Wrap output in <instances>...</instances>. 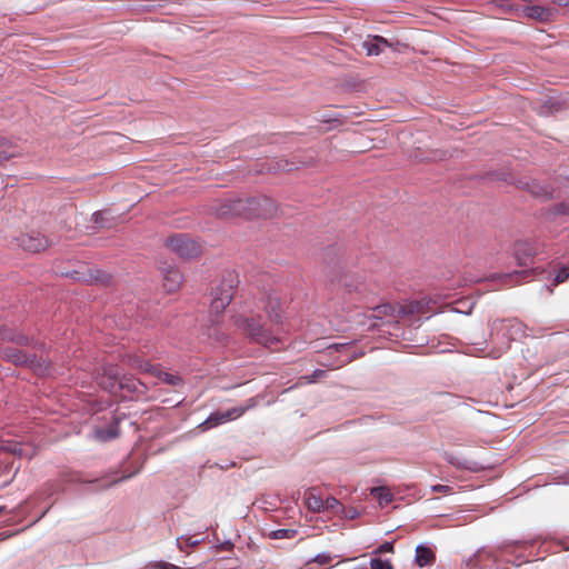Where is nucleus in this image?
Returning a JSON list of instances; mask_svg holds the SVG:
<instances>
[{
	"instance_id": "9b49d317",
	"label": "nucleus",
	"mask_w": 569,
	"mask_h": 569,
	"mask_svg": "<svg viewBox=\"0 0 569 569\" xmlns=\"http://www.w3.org/2000/svg\"><path fill=\"white\" fill-rule=\"evenodd\" d=\"M147 392V386L144 382L136 379L133 376L122 375L119 385L118 395L122 398L139 397Z\"/></svg>"
},
{
	"instance_id": "72a5a7b5",
	"label": "nucleus",
	"mask_w": 569,
	"mask_h": 569,
	"mask_svg": "<svg viewBox=\"0 0 569 569\" xmlns=\"http://www.w3.org/2000/svg\"><path fill=\"white\" fill-rule=\"evenodd\" d=\"M106 214H107V212H103V211L94 212L92 214V220L94 221V223L99 224L100 227H106L107 226V219L104 218Z\"/></svg>"
},
{
	"instance_id": "1a4fd4ad",
	"label": "nucleus",
	"mask_w": 569,
	"mask_h": 569,
	"mask_svg": "<svg viewBox=\"0 0 569 569\" xmlns=\"http://www.w3.org/2000/svg\"><path fill=\"white\" fill-rule=\"evenodd\" d=\"M121 377L122 375L117 366L108 365L102 368V372L98 378V383L110 393L118 395Z\"/></svg>"
},
{
	"instance_id": "2eb2a0df",
	"label": "nucleus",
	"mask_w": 569,
	"mask_h": 569,
	"mask_svg": "<svg viewBox=\"0 0 569 569\" xmlns=\"http://www.w3.org/2000/svg\"><path fill=\"white\" fill-rule=\"evenodd\" d=\"M536 252L533 246L528 241H518L515 246V257L521 266H527Z\"/></svg>"
},
{
	"instance_id": "393cba45",
	"label": "nucleus",
	"mask_w": 569,
	"mask_h": 569,
	"mask_svg": "<svg viewBox=\"0 0 569 569\" xmlns=\"http://www.w3.org/2000/svg\"><path fill=\"white\" fill-rule=\"evenodd\" d=\"M323 502H325V510L332 511L339 516H340L341 511L343 510V506L335 497H328Z\"/></svg>"
},
{
	"instance_id": "5701e85b",
	"label": "nucleus",
	"mask_w": 569,
	"mask_h": 569,
	"mask_svg": "<svg viewBox=\"0 0 569 569\" xmlns=\"http://www.w3.org/2000/svg\"><path fill=\"white\" fill-rule=\"evenodd\" d=\"M96 436L99 440L108 441L118 436V426L112 425L108 429H98Z\"/></svg>"
},
{
	"instance_id": "dca6fc26",
	"label": "nucleus",
	"mask_w": 569,
	"mask_h": 569,
	"mask_svg": "<svg viewBox=\"0 0 569 569\" xmlns=\"http://www.w3.org/2000/svg\"><path fill=\"white\" fill-rule=\"evenodd\" d=\"M182 281V276L179 270L169 268L163 274V288L168 292L176 291Z\"/></svg>"
},
{
	"instance_id": "7c9ffc66",
	"label": "nucleus",
	"mask_w": 569,
	"mask_h": 569,
	"mask_svg": "<svg viewBox=\"0 0 569 569\" xmlns=\"http://www.w3.org/2000/svg\"><path fill=\"white\" fill-rule=\"evenodd\" d=\"M448 461L451 465L457 466V467L466 468V469H469V470H472V471L479 470V467L477 466V463H472L471 465V463H468L467 461L460 462L458 459H456L453 457L448 458Z\"/></svg>"
},
{
	"instance_id": "412c9836",
	"label": "nucleus",
	"mask_w": 569,
	"mask_h": 569,
	"mask_svg": "<svg viewBox=\"0 0 569 569\" xmlns=\"http://www.w3.org/2000/svg\"><path fill=\"white\" fill-rule=\"evenodd\" d=\"M523 12L528 18H532L539 21L547 20L549 16L548 10L540 6L528 7L523 10Z\"/></svg>"
},
{
	"instance_id": "6e6552de",
	"label": "nucleus",
	"mask_w": 569,
	"mask_h": 569,
	"mask_svg": "<svg viewBox=\"0 0 569 569\" xmlns=\"http://www.w3.org/2000/svg\"><path fill=\"white\" fill-rule=\"evenodd\" d=\"M3 358L16 365H28L38 373H46L47 366H44L36 356H28L21 350L8 348L3 350Z\"/></svg>"
},
{
	"instance_id": "7ed1b4c3",
	"label": "nucleus",
	"mask_w": 569,
	"mask_h": 569,
	"mask_svg": "<svg viewBox=\"0 0 569 569\" xmlns=\"http://www.w3.org/2000/svg\"><path fill=\"white\" fill-rule=\"evenodd\" d=\"M239 283L238 274L228 272L212 292L210 311L219 315L231 302L236 288Z\"/></svg>"
},
{
	"instance_id": "aec40b11",
	"label": "nucleus",
	"mask_w": 569,
	"mask_h": 569,
	"mask_svg": "<svg viewBox=\"0 0 569 569\" xmlns=\"http://www.w3.org/2000/svg\"><path fill=\"white\" fill-rule=\"evenodd\" d=\"M387 40L382 37H375L372 40L365 42V47L369 56H378L381 52V46H387Z\"/></svg>"
},
{
	"instance_id": "f8f14e48",
	"label": "nucleus",
	"mask_w": 569,
	"mask_h": 569,
	"mask_svg": "<svg viewBox=\"0 0 569 569\" xmlns=\"http://www.w3.org/2000/svg\"><path fill=\"white\" fill-rule=\"evenodd\" d=\"M250 201H252V204L248 207L250 218H268L276 211L274 202L268 197H253L250 198Z\"/></svg>"
},
{
	"instance_id": "f3484780",
	"label": "nucleus",
	"mask_w": 569,
	"mask_h": 569,
	"mask_svg": "<svg viewBox=\"0 0 569 569\" xmlns=\"http://www.w3.org/2000/svg\"><path fill=\"white\" fill-rule=\"evenodd\" d=\"M435 558V552L430 548L422 545H419L416 548V562L419 567H425L432 563Z\"/></svg>"
},
{
	"instance_id": "a211bd4d",
	"label": "nucleus",
	"mask_w": 569,
	"mask_h": 569,
	"mask_svg": "<svg viewBox=\"0 0 569 569\" xmlns=\"http://www.w3.org/2000/svg\"><path fill=\"white\" fill-rule=\"evenodd\" d=\"M370 493L378 500L381 507L387 506L393 499V495L387 487H376L370 490Z\"/></svg>"
},
{
	"instance_id": "58836bf2",
	"label": "nucleus",
	"mask_w": 569,
	"mask_h": 569,
	"mask_svg": "<svg viewBox=\"0 0 569 569\" xmlns=\"http://www.w3.org/2000/svg\"><path fill=\"white\" fill-rule=\"evenodd\" d=\"M346 345H333L328 347V351L331 353L332 351H340L341 349H345Z\"/></svg>"
},
{
	"instance_id": "e433bc0d",
	"label": "nucleus",
	"mask_w": 569,
	"mask_h": 569,
	"mask_svg": "<svg viewBox=\"0 0 569 569\" xmlns=\"http://www.w3.org/2000/svg\"><path fill=\"white\" fill-rule=\"evenodd\" d=\"M509 326L510 329L512 330V332L510 333V338L516 339V335H518L521 331L522 325L517 321H510Z\"/></svg>"
},
{
	"instance_id": "ddd939ff",
	"label": "nucleus",
	"mask_w": 569,
	"mask_h": 569,
	"mask_svg": "<svg viewBox=\"0 0 569 569\" xmlns=\"http://www.w3.org/2000/svg\"><path fill=\"white\" fill-rule=\"evenodd\" d=\"M19 246L26 251L39 252L48 247V240L39 233H28L19 238Z\"/></svg>"
},
{
	"instance_id": "37998d69",
	"label": "nucleus",
	"mask_w": 569,
	"mask_h": 569,
	"mask_svg": "<svg viewBox=\"0 0 569 569\" xmlns=\"http://www.w3.org/2000/svg\"><path fill=\"white\" fill-rule=\"evenodd\" d=\"M131 476H132V475H129V476H126V477H121V478H119V479H116V480H113V481H112V483H111V485L118 483V482H120V481H122V480H124V479H127V478H130Z\"/></svg>"
},
{
	"instance_id": "c85d7f7f",
	"label": "nucleus",
	"mask_w": 569,
	"mask_h": 569,
	"mask_svg": "<svg viewBox=\"0 0 569 569\" xmlns=\"http://www.w3.org/2000/svg\"><path fill=\"white\" fill-rule=\"evenodd\" d=\"M8 149V142L6 140H0V163L3 162L4 160L10 159L13 156V153Z\"/></svg>"
},
{
	"instance_id": "bb28decb",
	"label": "nucleus",
	"mask_w": 569,
	"mask_h": 569,
	"mask_svg": "<svg viewBox=\"0 0 569 569\" xmlns=\"http://www.w3.org/2000/svg\"><path fill=\"white\" fill-rule=\"evenodd\" d=\"M371 569H393L389 560H382L380 558H373L370 561Z\"/></svg>"
},
{
	"instance_id": "de8ad7c7",
	"label": "nucleus",
	"mask_w": 569,
	"mask_h": 569,
	"mask_svg": "<svg viewBox=\"0 0 569 569\" xmlns=\"http://www.w3.org/2000/svg\"><path fill=\"white\" fill-rule=\"evenodd\" d=\"M7 508L4 506H0V515L6 512Z\"/></svg>"
},
{
	"instance_id": "423d86ee",
	"label": "nucleus",
	"mask_w": 569,
	"mask_h": 569,
	"mask_svg": "<svg viewBox=\"0 0 569 569\" xmlns=\"http://www.w3.org/2000/svg\"><path fill=\"white\" fill-rule=\"evenodd\" d=\"M252 204L250 198L247 199H227L212 208L214 213L220 218L240 216L250 218L248 207Z\"/></svg>"
},
{
	"instance_id": "c9c22d12",
	"label": "nucleus",
	"mask_w": 569,
	"mask_h": 569,
	"mask_svg": "<svg viewBox=\"0 0 569 569\" xmlns=\"http://www.w3.org/2000/svg\"><path fill=\"white\" fill-rule=\"evenodd\" d=\"M386 552H393V543L392 542H385L381 546H379L373 553H386Z\"/></svg>"
},
{
	"instance_id": "f257e3e1",
	"label": "nucleus",
	"mask_w": 569,
	"mask_h": 569,
	"mask_svg": "<svg viewBox=\"0 0 569 569\" xmlns=\"http://www.w3.org/2000/svg\"><path fill=\"white\" fill-rule=\"evenodd\" d=\"M234 326L250 340L272 349L280 342L278 329L267 328L261 316H237Z\"/></svg>"
},
{
	"instance_id": "473e14b6",
	"label": "nucleus",
	"mask_w": 569,
	"mask_h": 569,
	"mask_svg": "<svg viewBox=\"0 0 569 569\" xmlns=\"http://www.w3.org/2000/svg\"><path fill=\"white\" fill-rule=\"evenodd\" d=\"M569 278V268L562 267L556 274L553 279V284H559L565 282Z\"/></svg>"
},
{
	"instance_id": "0eeeda50",
	"label": "nucleus",
	"mask_w": 569,
	"mask_h": 569,
	"mask_svg": "<svg viewBox=\"0 0 569 569\" xmlns=\"http://www.w3.org/2000/svg\"><path fill=\"white\" fill-rule=\"evenodd\" d=\"M250 407H252V405L247 407H234L226 411H216L211 413L203 422H201L199 428L202 431L210 430L217 426L241 417Z\"/></svg>"
},
{
	"instance_id": "f704fd0d",
	"label": "nucleus",
	"mask_w": 569,
	"mask_h": 569,
	"mask_svg": "<svg viewBox=\"0 0 569 569\" xmlns=\"http://www.w3.org/2000/svg\"><path fill=\"white\" fill-rule=\"evenodd\" d=\"M332 560V556L329 552H322L315 557L313 561L319 565H327Z\"/></svg>"
},
{
	"instance_id": "20e7f679",
	"label": "nucleus",
	"mask_w": 569,
	"mask_h": 569,
	"mask_svg": "<svg viewBox=\"0 0 569 569\" xmlns=\"http://www.w3.org/2000/svg\"><path fill=\"white\" fill-rule=\"evenodd\" d=\"M128 365L143 373L157 377L159 380L170 386H178L182 382L178 375L162 371L160 368L134 355L128 357Z\"/></svg>"
},
{
	"instance_id": "39448f33",
	"label": "nucleus",
	"mask_w": 569,
	"mask_h": 569,
	"mask_svg": "<svg viewBox=\"0 0 569 569\" xmlns=\"http://www.w3.org/2000/svg\"><path fill=\"white\" fill-rule=\"evenodd\" d=\"M166 244L171 251L186 259L196 258L201 252L200 244L187 234H174L168 238Z\"/></svg>"
},
{
	"instance_id": "a878e982",
	"label": "nucleus",
	"mask_w": 569,
	"mask_h": 569,
	"mask_svg": "<svg viewBox=\"0 0 569 569\" xmlns=\"http://www.w3.org/2000/svg\"><path fill=\"white\" fill-rule=\"evenodd\" d=\"M297 531L293 529H278L271 532L273 539L293 538Z\"/></svg>"
},
{
	"instance_id": "a18cd8bd",
	"label": "nucleus",
	"mask_w": 569,
	"mask_h": 569,
	"mask_svg": "<svg viewBox=\"0 0 569 569\" xmlns=\"http://www.w3.org/2000/svg\"><path fill=\"white\" fill-rule=\"evenodd\" d=\"M350 360H351V358H349V357H348L347 359H345V360L340 361V363H339V365H337V367H336V368L341 367L342 365H345V363L349 362Z\"/></svg>"
},
{
	"instance_id": "c756f323",
	"label": "nucleus",
	"mask_w": 569,
	"mask_h": 569,
	"mask_svg": "<svg viewBox=\"0 0 569 569\" xmlns=\"http://www.w3.org/2000/svg\"><path fill=\"white\" fill-rule=\"evenodd\" d=\"M200 541H201L200 539H193L192 537H184V536L177 539V543L180 549L183 548V545L189 546V547H194V546L199 545Z\"/></svg>"
},
{
	"instance_id": "c03bdc74",
	"label": "nucleus",
	"mask_w": 569,
	"mask_h": 569,
	"mask_svg": "<svg viewBox=\"0 0 569 569\" xmlns=\"http://www.w3.org/2000/svg\"><path fill=\"white\" fill-rule=\"evenodd\" d=\"M12 452L21 455V449L18 450V446L14 445L11 449Z\"/></svg>"
},
{
	"instance_id": "9d476101",
	"label": "nucleus",
	"mask_w": 569,
	"mask_h": 569,
	"mask_svg": "<svg viewBox=\"0 0 569 569\" xmlns=\"http://www.w3.org/2000/svg\"><path fill=\"white\" fill-rule=\"evenodd\" d=\"M260 305L261 306H259V308L264 310L269 321L273 326H279L282 323L281 302L277 295L269 293L267 297L261 299Z\"/></svg>"
},
{
	"instance_id": "cd10ccee",
	"label": "nucleus",
	"mask_w": 569,
	"mask_h": 569,
	"mask_svg": "<svg viewBox=\"0 0 569 569\" xmlns=\"http://www.w3.org/2000/svg\"><path fill=\"white\" fill-rule=\"evenodd\" d=\"M327 376L326 370L317 369L315 370L311 376L302 377L300 380H305L306 383L316 382L318 379H321Z\"/></svg>"
},
{
	"instance_id": "a19ab883",
	"label": "nucleus",
	"mask_w": 569,
	"mask_h": 569,
	"mask_svg": "<svg viewBox=\"0 0 569 569\" xmlns=\"http://www.w3.org/2000/svg\"><path fill=\"white\" fill-rule=\"evenodd\" d=\"M526 272L525 271H521V272H515L512 274H506L505 278L506 279H512L513 277L515 278H519L520 276H523Z\"/></svg>"
},
{
	"instance_id": "ea45409f",
	"label": "nucleus",
	"mask_w": 569,
	"mask_h": 569,
	"mask_svg": "<svg viewBox=\"0 0 569 569\" xmlns=\"http://www.w3.org/2000/svg\"><path fill=\"white\" fill-rule=\"evenodd\" d=\"M159 569H180L179 567L171 563H161L158 566Z\"/></svg>"
},
{
	"instance_id": "2f4dec72",
	"label": "nucleus",
	"mask_w": 569,
	"mask_h": 569,
	"mask_svg": "<svg viewBox=\"0 0 569 569\" xmlns=\"http://www.w3.org/2000/svg\"><path fill=\"white\" fill-rule=\"evenodd\" d=\"M359 515H360V512L356 508H353V507L345 508L343 507V510L341 511L340 517L345 518V519L352 520V519L358 518Z\"/></svg>"
},
{
	"instance_id": "49530a36",
	"label": "nucleus",
	"mask_w": 569,
	"mask_h": 569,
	"mask_svg": "<svg viewBox=\"0 0 569 569\" xmlns=\"http://www.w3.org/2000/svg\"><path fill=\"white\" fill-rule=\"evenodd\" d=\"M498 323H499V325H502V323H503V321H499V320L493 321V323H492V330H495V329L497 328V325H498Z\"/></svg>"
},
{
	"instance_id": "4468645a",
	"label": "nucleus",
	"mask_w": 569,
	"mask_h": 569,
	"mask_svg": "<svg viewBox=\"0 0 569 569\" xmlns=\"http://www.w3.org/2000/svg\"><path fill=\"white\" fill-rule=\"evenodd\" d=\"M340 282L348 293H362L366 289L365 278L358 273H346Z\"/></svg>"
},
{
	"instance_id": "4be33fe9",
	"label": "nucleus",
	"mask_w": 569,
	"mask_h": 569,
	"mask_svg": "<svg viewBox=\"0 0 569 569\" xmlns=\"http://www.w3.org/2000/svg\"><path fill=\"white\" fill-rule=\"evenodd\" d=\"M560 216H569V201L553 206L551 209H549L547 218L556 219Z\"/></svg>"
},
{
	"instance_id": "f03ea898",
	"label": "nucleus",
	"mask_w": 569,
	"mask_h": 569,
	"mask_svg": "<svg viewBox=\"0 0 569 569\" xmlns=\"http://www.w3.org/2000/svg\"><path fill=\"white\" fill-rule=\"evenodd\" d=\"M436 303L432 299H422L419 301H411L405 306H392L390 303H382L372 309L371 317L378 320H397L407 315L423 313L429 309V303Z\"/></svg>"
},
{
	"instance_id": "6ab92c4d",
	"label": "nucleus",
	"mask_w": 569,
	"mask_h": 569,
	"mask_svg": "<svg viewBox=\"0 0 569 569\" xmlns=\"http://www.w3.org/2000/svg\"><path fill=\"white\" fill-rule=\"evenodd\" d=\"M306 506L312 512L325 511V502L322 498L312 491L308 492L306 496Z\"/></svg>"
},
{
	"instance_id": "4c0bfd02",
	"label": "nucleus",
	"mask_w": 569,
	"mask_h": 569,
	"mask_svg": "<svg viewBox=\"0 0 569 569\" xmlns=\"http://www.w3.org/2000/svg\"><path fill=\"white\" fill-rule=\"evenodd\" d=\"M433 492L449 493L451 492V487L445 485H436L431 487Z\"/></svg>"
},
{
	"instance_id": "b1692460",
	"label": "nucleus",
	"mask_w": 569,
	"mask_h": 569,
	"mask_svg": "<svg viewBox=\"0 0 569 569\" xmlns=\"http://www.w3.org/2000/svg\"><path fill=\"white\" fill-rule=\"evenodd\" d=\"M0 339L14 341L18 345H26L28 339L24 336H17L10 330L0 329Z\"/></svg>"
},
{
	"instance_id": "79ce46f5",
	"label": "nucleus",
	"mask_w": 569,
	"mask_h": 569,
	"mask_svg": "<svg viewBox=\"0 0 569 569\" xmlns=\"http://www.w3.org/2000/svg\"><path fill=\"white\" fill-rule=\"evenodd\" d=\"M532 192H533L536 196H545V197H547V196H549V194H550V192H548V191L538 192V191L532 190Z\"/></svg>"
}]
</instances>
